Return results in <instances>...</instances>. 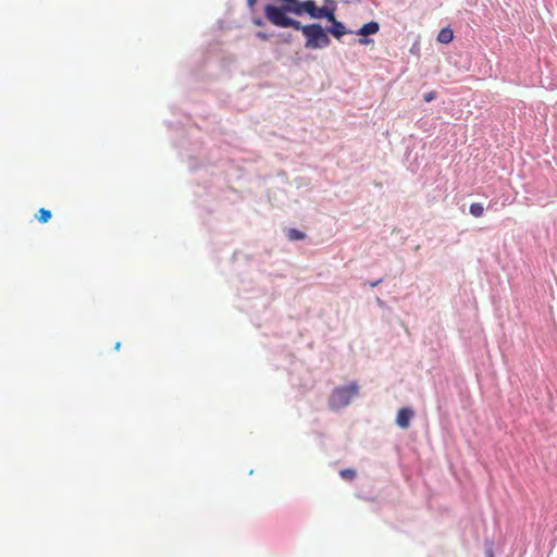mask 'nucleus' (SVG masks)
<instances>
[{
  "label": "nucleus",
  "mask_w": 557,
  "mask_h": 557,
  "mask_svg": "<svg viewBox=\"0 0 557 557\" xmlns=\"http://www.w3.org/2000/svg\"><path fill=\"white\" fill-rule=\"evenodd\" d=\"M281 2L280 7L268 4L264 8V15L267 20L274 26L287 28L292 27L300 30L306 38L305 47L310 50L323 49L331 42L326 30L318 23L302 25L299 21L294 20L287 15L293 13L287 7L290 4L288 0H277Z\"/></svg>",
  "instance_id": "1"
},
{
  "label": "nucleus",
  "mask_w": 557,
  "mask_h": 557,
  "mask_svg": "<svg viewBox=\"0 0 557 557\" xmlns=\"http://www.w3.org/2000/svg\"><path fill=\"white\" fill-rule=\"evenodd\" d=\"M288 2L290 4L287 7V9L297 16L307 14L309 17L314 20L323 17L326 18L331 23V26L325 29L326 34L330 33L336 39H341L345 34L348 33L346 26L336 20V2L334 0H324L322 7H318L313 0H288Z\"/></svg>",
  "instance_id": "2"
},
{
  "label": "nucleus",
  "mask_w": 557,
  "mask_h": 557,
  "mask_svg": "<svg viewBox=\"0 0 557 557\" xmlns=\"http://www.w3.org/2000/svg\"><path fill=\"white\" fill-rule=\"evenodd\" d=\"M359 386L356 382L350 383L347 386L336 387L331 397L330 406L333 409H341L348 406L351 399L357 396Z\"/></svg>",
  "instance_id": "3"
},
{
  "label": "nucleus",
  "mask_w": 557,
  "mask_h": 557,
  "mask_svg": "<svg viewBox=\"0 0 557 557\" xmlns=\"http://www.w3.org/2000/svg\"><path fill=\"white\" fill-rule=\"evenodd\" d=\"M413 417V411L410 408H401L399 409L397 417H396V423L401 429H407L410 424V420Z\"/></svg>",
  "instance_id": "4"
},
{
  "label": "nucleus",
  "mask_w": 557,
  "mask_h": 557,
  "mask_svg": "<svg viewBox=\"0 0 557 557\" xmlns=\"http://www.w3.org/2000/svg\"><path fill=\"white\" fill-rule=\"evenodd\" d=\"M379 29H380L379 23L375 21H371V22L362 25V27L357 30V34L361 35L363 37H367L369 35L376 34L379 32Z\"/></svg>",
  "instance_id": "5"
},
{
  "label": "nucleus",
  "mask_w": 557,
  "mask_h": 557,
  "mask_svg": "<svg viewBox=\"0 0 557 557\" xmlns=\"http://www.w3.org/2000/svg\"><path fill=\"white\" fill-rule=\"evenodd\" d=\"M453 39H454V32L449 27H445V28L441 29L437 35V41L441 44L447 45V44L451 42Z\"/></svg>",
  "instance_id": "6"
},
{
  "label": "nucleus",
  "mask_w": 557,
  "mask_h": 557,
  "mask_svg": "<svg viewBox=\"0 0 557 557\" xmlns=\"http://www.w3.org/2000/svg\"><path fill=\"white\" fill-rule=\"evenodd\" d=\"M286 236L289 240H301L305 239L306 235L297 228H288Z\"/></svg>",
  "instance_id": "7"
},
{
  "label": "nucleus",
  "mask_w": 557,
  "mask_h": 557,
  "mask_svg": "<svg viewBox=\"0 0 557 557\" xmlns=\"http://www.w3.org/2000/svg\"><path fill=\"white\" fill-rule=\"evenodd\" d=\"M51 211L45 208L39 209L36 215L37 220L40 223H47L51 219Z\"/></svg>",
  "instance_id": "8"
},
{
  "label": "nucleus",
  "mask_w": 557,
  "mask_h": 557,
  "mask_svg": "<svg viewBox=\"0 0 557 557\" xmlns=\"http://www.w3.org/2000/svg\"><path fill=\"white\" fill-rule=\"evenodd\" d=\"M469 210H470V213L475 218H480L484 213V208H483L482 203H480V202L471 203Z\"/></svg>",
  "instance_id": "9"
},
{
  "label": "nucleus",
  "mask_w": 557,
  "mask_h": 557,
  "mask_svg": "<svg viewBox=\"0 0 557 557\" xmlns=\"http://www.w3.org/2000/svg\"><path fill=\"white\" fill-rule=\"evenodd\" d=\"M344 480L351 481L356 478V471L354 469H344L339 472Z\"/></svg>",
  "instance_id": "10"
},
{
  "label": "nucleus",
  "mask_w": 557,
  "mask_h": 557,
  "mask_svg": "<svg viewBox=\"0 0 557 557\" xmlns=\"http://www.w3.org/2000/svg\"><path fill=\"white\" fill-rule=\"evenodd\" d=\"M256 36H257L259 39H261V40H268V39L271 37V35H270V34H267V33H263V32H258V33L256 34Z\"/></svg>",
  "instance_id": "11"
},
{
  "label": "nucleus",
  "mask_w": 557,
  "mask_h": 557,
  "mask_svg": "<svg viewBox=\"0 0 557 557\" xmlns=\"http://www.w3.org/2000/svg\"><path fill=\"white\" fill-rule=\"evenodd\" d=\"M435 99V91H430L424 95V101L430 102Z\"/></svg>",
  "instance_id": "12"
},
{
  "label": "nucleus",
  "mask_w": 557,
  "mask_h": 557,
  "mask_svg": "<svg viewBox=\"0 0 557 557\" xmlns=\"http://www.w3.org/2000/svg\"><path fill=\"white\" fill-rule=\"evenodd\" d=\"M247 3L249 5V8H253L255 4L257 3V0H247Z\"/></svg>",
  "instance_id": "13"
},
{
  "label": "nucleus",
  "mask_w": 557,
  "mask_h": 557,
  "mask_svg": "<svg viewBox=\"0 0 557 557\" xmlns=\"http://www.w3.org/2000/svg\"><path fill=\"white\" fill-rule=\"evenodd\" d=\"M381 282H382V280H377V281H375V282H371V283H370V286H371V287H375V286H377Z\"/></svg>",
  "instance_id": "14"
},
{
  "label": "nucleus",
  "mask_w": 557,
  "mask_h": 557,
  "mask_svg": "<svg viewBox=\"0 0 557 557\" xmlns=\"http://www.w3.org/2000/svg\"><path fill=\"white\" fill-rule=\"evenodd\" d=\"M253 23H255L256 25H258V26H261V25L263 24V23H262V21H261L260 18H255V20H253Z\"/></svg>",
  "instance_id": "15"
},
{
  "label": "nucleus",
  "mask_w": 557,
  "mask_h": 557,
  "mask_svg": "<svg viewBox=\"0 0 557 557\" xmlns=\"http://www.w3.org/2000/svg\"><path fill=\"white\" fill-rule=\"evenodd\" d=\"M359 42H360L361 45H367V44H369V42H370V40H369V39L363 38V39H360V40H359Z\"/></svg>",
  "instance_id": "16"
},
{
  "label": "nucleus",
  "mask_w": 557,
  "mask_h": 557,
  "mask_svg": "<svg viewBox=\"0 0 557 557\" xmlns=\"http://www.w3.org/2000/svg\"><path fill=\"white\" fill-rule=\"evenodd\" d=\"M120 346H121V344H120V343H116V345H115V349H119V348H120Z\"/></svg>",
  "instance_id": "17"
}]
</instances>
